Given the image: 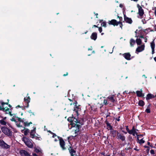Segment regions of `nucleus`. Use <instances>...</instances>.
<instances>
[{"label":"nucleus","instance_id":"39448f33","mask_svg":"<svg viewBox=\"0 0 156 156\" xmlns=\"http://www.w3.org/2000/svg\"><path fill=\"white\" fill-rule=\"evenodd\" d=\"M0 146L3 148L8 149L10 148L9 145L5 143L3 140H0Z\"/></svg>","mask_w":156,"mask_h":156},{"label":"nucleus","instance_id":"bf43d9fd","mask_svg":"<svg viewBox=\"0 0 156 156\" xmlns=\"http://www.w3.org/2000/svg\"><path fill=\"white\" fill-rule=\"evenodd\" d=\"M154 59L155 61L156 62V57L154 58Z\"/></svg>","mask_w":156,"mask_h":156},{"label":"nucleus","instance_id":"603ef678","mask_svg":"<svg viewBox=\"0 0 156 156\" xmlns=\"http://www.w3.org/2000/svg\"><path fill=\"white\" fill-rule=\"evenodd\" d=\"M143 76L145 78H147V77L144 75H143Z\"/></svg>","mask_w":156,"mask_h":156},{"label":"nucleus","instance_id":"09e8293b","mask_svg":"<svg viewBox=\"0 0 156 156\" xmlns=\"http://www.w3.org/2000/svg\"><path fill=\"white\" fill-rule=\"evenodd\" d=\"M54 141L55 142H57L58 141V140L57 139L55 138L54 140Z\"/></svg>","mask_w":156,"mask_h":156},{"label":"nucleus","instance_id":"ea45409f","mask_svg":"<svg viewBox=\"0 0 156 156\" xmlns=\"http://www.w3.org/2000/svg\"><path fill=\"white\" fill-rule=\"evenodd\" d=\"M126 129L127 131L128 132V131L129 132V130L128 128V126H126Z\"/></svg>","mask_w":156,"mask_h":156},{"label":"nucleus","instance_id":"774afa93","mask_svg":"<svg viewBox=\"0 0 156 156\" xmlns=\"http://www.w3.org/2000/svg\"><path fill=\"white\" fill-rule=\"evenodd\" d=\"M104 34V33H101V35H103V34Z\"/></svg>","mask_w":156,"mask_h":156},{"label":"nucleus","instance_id":"de8ad7c7","mask_svg":"<svg viewBox=\"0 0 156 156\" xmlns=\"http://www.w3.org/2000/svg\"><path fill=\"white\" fill-rule=\"evenodd\" d=\"M119 6L120 7L122 8L123 7V5L122 4H120Z\"/></svg>","mask_w":156,"mask_h":156},{"label":"nucleus","instance_id":"58836bf2","mask_svg":"<svg viewBox=\"0 0 156 156\" xmlns=\"http://www.w3.org/2000/svg\"><path fill=\"white\" fill-rule=\"evenodd\" d=\"M98 30L100 33H101L102 31V28L101 27H99L98 28Z\"/></svg>","mask_w":156,"mask_h":156},{"label":"nucleus","instance_id":"a18cd8bd","mask_svg":"<svg viewBox=\"0 0 156 156\" xmlns=\"http://www.w3.org/2000/svg\"><path fill=\"white\" fill-rule=\"evenodd\" d=\"M33 156H38L37 155V154L35 153H33Z\"/></svg>","mask_w":156,"mask_h":156},{"label":"nucleus","instance_id":"3c124183","mask_svg":"<svg viewBox=\"0 0 156 156\" xmlns=\"http://www.w3.org/2000/svg\"><path fill=\"white\" fill-rule=\"evenodd\" d=\"M140 38H144V37H143V36H140Z\"/></svg>","mask_w":156,"mask_h":156},{"label":"nucleus","instance_id":"b1692460","mask_svg":"<svg viewBox=\"0 0 156 156\" xmlns=\"http://www.w3.org/2000/svg\"><path fill=\"white\" fill-rule=\"evenodd\" d=\"M0 123L2 125L5 126L6 124V122L4 119H1L0 120Z\"/></svg>","mask_w":156,"mask_h":156},{"label":"nucleus","instance_id":"4c0bfd02","mask_svg":"<svg viewBox=\"0 0 156 156\" xmlns=\"http://www.w3.org/2000/svg\"><path fill=\"white\" fill-rule=\"evenodd\" d=\"M103 103L105 105H107L108 104L107 100L106 99H104L103 101Z\"/></svg>","mask_w":156,"mask_h":156},{"label":"nucleus","instance_id":"20e7f679","mask_svg":"<svg viewBox=\"0 0 156 156\" xmlns=\"http://www.w3.org/2000/svg\"><path fill=\"white\" fill-rule=\"evenodd\" d=\"M137 7L138 9V13L140 18H142V17L144 14V11L142 7L138 4L137 5Z\"/></svg>","mask_w":156,"mask_h":156},{"label":"nucleus","instance_id":"79ce46f5","mask_svg":"<svg viewBox=\"0 0 156 156\" xmlns=\"http://www.w3.org/2000/svg\"><path fill=\"white\" fill-rule=\"evenodd\" d=\"M142 22L143 23V24H145L146 23V21L144 20H142Z\"/></svg>","mask_w":156,"mask_h":156},{"label":"nucleus","instance_id":"f8f14e48","mask_svg":"<svg viewBox=\"0 0 156 156\" xmlns=\"http://www.w3.org/2000/svg\"><path fill=\"white\" fill-rule=\"evenodd\" d=\"M151 49H152V54H153L154 53V48H155V43H154V40H153V41L151 43Z\"/></svg>","mask_w":156,"mask_h":156},{"label":"nucleus","instance_id":"1a4fd4ad","mask_svg":"<svg viewBox=\"0 0 156 156\" xmlns=\"http://www.w3.org/2000/svg\"><path fill=\"white\" fill-rule=\"evenodd\" d=\"M117 136L118 139H120L122 141H125V137L124 135L122 134H119V133H118Z\"/></svg>","mask_w":156,"mask_h":156},{"label":"nucleus","instance_id":"412c9836","mask_svg":"<svg viewBox=\"0 0 156 156\" xmlns=\"http://www.w3.org/2000/svg\"><path fill=\"white\" fill-rule=\"evenodd\" d=\"M107 99H108L111 102H114L115 101L113 96H109L108 98Z\"/></svg>","mask_w":156,"mask_h":156},{"label":"nucleus","instance_id":"c9c22d12","mask_svg":"<svg viewBox=\"0 0 156 156\" xmlns=\"http://www.w3.org/2000/svg\"><path fill=\"white\" fill-rule=\"evenodd\" d=\"M23 119H22L21 118H18V120L20 122H23Z\"/></svg>","mask_w":156,"mask_h":156},{"label":"nucleus","instance_id":"f3484780","mask_svg":"<svg viewBox=\"0 0 156 156\" xmlns=\"http://www.w3.org/2000/svg\"><path fill=\"white\" fill-rule=\"evenodd\" d=\"M25 144L29 147L31 148L33 147L32 144L30 140L26 143Z\"/></svg>","mask_w":156,"mask_h":156},{"label":"nucleus","instance_id":"4be33fe9","mask_svg":"<svg viewBox=\"0 0 156 156\" xmlns=\"http://www.w3.org/2000/svg\"><path fill=\"white\" fill-rule=\"evenodd\" d=\"M111 133L112 135V136L114 137L115 136L116 134H117L118 132L116 131V130H112L111 131Z\"/></svg>","mask_w":156,"mask_h":156},{"label":"nucleus","instance_id":"6e6552de","mask_svg":"<svg viewBox=\"0 0 156 156\" xmlns=\"http://www.w3.org/2000/svg\"><path fill=\"white\" fill-rule=\"evenodd\" d=\"M68 150L71 156H74L76 153V151L74 150L73 147L71 146L69 148Z\"/></svg>","mask_w":156,"mask_h":156},{"label":"nucleus","instance_id":"423d86ee","mask_svg":"<svg viewBox=\"0 0 156 156\" xmlns=\"http://www.w3.org/2000/svg\"><path fill=\"white\" fill-rule=\"evenodd\" d=\"M20 153L21 156H30V155L25 150H21L20 151Z\"/></svg>","mask_w":156,"mask_h":156},{"label":"nucleus","instance_id":"5fc2aeb1","mask_svg":"<svg viewBox=\"0 0 156 156\" xmlns=\"http://www.w3.org/2000/svg\"><path fill=\"white\" fill-rule=\"evenodd\" d=\"M147 144L149 145V146H150V143L149 142H148L147 143Z\"/></svg>","mask_w":156,"mask_h":156},{"label":"nucleus","instance_id":"0e129e2a","mask_svg":"<svg viewBox=\"0 0 156 156\" xmlns=\"http://www.w3.org/2000/svg\"><path fill=\"white\" fill-rule=\"evenodd\" d=\"M9 106L10 108H11V106L10 105H9Z\"/></svg>","mask_w":156,"mask_h":156},{"label":"nucleus","instance_id":"4468645a","mask_svg":"<svg viewBox=\"0 0 156 156\" xmlns=\"http://www.w3.org/2000/svg\"><path fill=\"white\" fill-rule=\"evenodd\" d=\"M97 34L95 32L93 33H92L90 38L92 39L95 41L97 38Z\"/></svg>","mask_w":156,"mask_h":156},{"label":"nucleus","instance_id":"6e6d98bb","mask_svg":"<svg viewBox=\"0 0 156 156\" xmlns=\"http://www.w3.org/2000/svg\"><path fill=\"white\" fill-rule=\"evenodd\" d=\"M68 73H67L66 74H64L63 76H67L68 75Z\"/></svg>","mask_w":156,"mask_h":156},{"label":"nucleus","instance_id":"5701e85b","mask_svg":"<svg viewBox=\"0 0 156 156\" xmlns=\"http://www.w3.org/2000/svg\"><path fill=\"white\" fill-rule=\"evenodd\" d=\"M130 43L131 47H133L134 45L135 44V41L133 39H131L130 40Z\"/></svg>","mask_w":156,"mask_h":156},{"label":"nucleus","instance_id":"a211bd4d","mask_svg":"<svg viewBox=\"0 0 156 156\" xmlns=\"http://www.w3.org/2000/svg\"><path fill=\"white\" fill-rule=\"evenodd\" d=\"M154 96L153 95L151 94H148L147 95V97H146V99L147 100H149L152 98H154Z\"/></svg>","mask_w":156,"mask_h":156},{"label":"nucleus","instance_id":"2f4dec72","mask_svg":"<svg viewBox=\"0 0 156 156\" xmlns=\"http://www.w3.org/2000/svg\"><path fill=\"white\" fill-rule=\"evenodd\" d=\"M101 25L102 27H106V22H103L101 24Z\"/></svg>","mask_w":156,"mask_h":156},{"label":"nucleus","instance_id":"7c9ffc66","mask_svg":"<svg viewBox=\"0 0 156 156\" xmlns=\"http://www.w3.org/2000/svg\"><path fill=\"white\" fill-rule=\"evenodd\" d=\"M106 124L107 125V126L108 127V128H109V129L112 130V127L110 125V123H109L108 122H107L106 123Z\"/></svg>","mask_w":156,"mask_h":156},{"label":"nucleus","instance_id":"f03ea898","mask_svg":"<svg viewBox=\"0 0 156 156\" xmlns=\"http://www.w3.org/2000/svg\"><path fill=\"white\" fill-rule=\"evenodd\" d=\"M0 103H1V105H2V110H5V112L7 113H9L11 112V108H8L5 107L4 108V105H8V102L7 103H5L2 101H0Z\"/></svg>","mask_w":156,"mask_h":156},{"label":"nucleus","instance_id":"2eb2a0df","mask_svg":"<svg viewBox=\"0 0 156 156\" xmlns=\"http://www.w3.org/2000/svg\"><path fill=\"white\" fill-rule=\"evenodd\" d=\"M124 58L127 60H129L130 59L131 55L129 53H126L123 54Z\"/></svg>","mask_w":156,"mask_h":156},{"label":"nucleus","instance_id":"680f3d73","mask_svg":"<svg viewBox=\"0 0 156 156\" xmlns=\"http://www.w3.org/2000/svg\"><path fill=\"white\" fill-rule=\"evenodd\" d=\"M29 113H32V112H31V110H30L29 111Z\"/></svg>","mask_w":156,"mask_h":156},{"label":"nucleus","instance_id":"4d7b16f0","mask_svg":"<svg viewBox=\"0 0 156 156\" xmlns=\"http://www.w3.org/2000/svg\"><path fill=\"white\" fill-rule=\"evenodd\" d=\"M121 23V25H120V26L122 28V23H121L120 22V23Z\"/></svg>","mask_w":156,"mask_h":156},{"label":"nucleus","instance_id":"864d4df0","mask_svg":"<svg viewBox=\"0 0 156 156\" xmlns=\"http://www.w3.org/2000/svg\"><path fill=\"white\" fill-rule=\"evenodd\" d=\"M6 118V117H4L2 119H4V120H5Z\"/></svg>","mask_w":156,"mask_h":156},{"label":"nucleus","instance_id":"f704fd0d","mask_svg":"<svg viewBox=\"0 0 156 156\" xmlns=\"http://www.w3.org/2000/svg\"><path fill=\"white\" fill-rule=\"evenodd\" d=\"M144 141L143 140V139H142L139 140V143L140 144H142L144 143Z\"/></svg>","mask_w":156,"mask_h":156},{"label":"nucleus","instance_id":"13d9d810","mask_svg":"<svg viewBox=\"0 0 156 156\" xmlns=\"http://www.w3.org/2000/svg\"><path fill=\"white\" fill-rule=\"evenodd\" d=\"M93 26H94V27H98L97 26H96V25H94Z\"/></svg>","mask_w":156,"mask_h":156},{"label":"nucleus","instance_id":"37998d69","mask_svg":"<svg viewBox=\"0 0 156 156\" xmlns=\"http://www.w3.org/2000/svg\"><path fill=\"white\" fill-rule=\"evenodd\" d=\"M120 116H119L118 117V118L116 119V120H117L118 121H119L120 120Z\"/></svg>","mask_w":156,"mask_h":156},{"label":"nucleus","instance_id":"8fccbe9b","mask_svg":"<svg viewBox=\"0 0 156 156\" xmlns=\"http://www.w3.org/2000/svg\"><path fill=\"white\" fill-rule=\"evenodd\" d=\"M17 126L18 127H20V124H16Z\"/></svg>","mask_w":156,"mask_h":156},{"label":"nucleus","instance_id":"f257e3e1","mask_svg":"<svg viewBox=\"0 0 156 156\" xmlns=\"http://www.w3.org/2000/svg\"><path fill=\"white\" fill-rule=\"evenodd\" d=\"M51 134L53 135L52 136L53 138H54L56 136L57 137V138L59 140V144L60 147L63 150H65L66 148L65 147V142L62 138V137L57 136L55 133L52 132H51Z\"/></svg>","mask_w":156,"mask_h":156},{"label":"nucleus","instance_id":"473e14b6","mask_svg":"<svg viewBox=\"0 0 156 156\" xmlns=\"http://www.w3.org/2000/svg\"><path fill=\"white\" fill-rule=\"evenodd\" d=\"M150 106V105H149L147 107V108L146 109L145 112L147 113H150V109L148 108V107Z\"/></svg>","mask_w":156,"mask_h":156},{"label":"nucleus","instance_id":"c85d7f7f","mask_svg":"<svg viewBox=\"0 0 156 156\" xmlns=\"http://www.w3.org/2000/svg\"><path fill=\"white\" fill-rule=\"evenodd\" d=\"M30 98L29 97H27L26 98H24V101L25 102H26L28 103L29 102H30Z\"/></svg>","mask_w":156,"mask_h":156},{"label":"nucleus","instance_id":"c756f323","mask_svg":"<svg viewBox=\"0 0 156 156\" xmlns=\"http://www.w3.org/2000/svg\"><path fill=\"white\" fill-rule=\"evenodd\" d=\"M129 134H132L133 135V136H135V133H136V131H133V130H129V132L128 131V132Z\"/></svg>","mask_w":156,"mask_h":156},{"label":"nucleus","instance_id":"e433bc0d","mask_svg":"<svg viewBox=\"0 0 156 156\" xmlns=\"http://www.w3.org/2000/svg\"><path fill=\"white\" fill-rule=\"evenodd\" d=\"M150 153L152 154H155L154 151L153 149L151 150L150 151Z\"/></svg>","mask_w":156,"mask_h":156},{"label":"nucleus","instance_id":"e2e57ef3","mask_svg":"<svg viewBox=\"0 0 156 156\" xmlns=\"http://www.w3.org/2000/svg\"><path fill=\"white\" fill-rule=\"evenodd\" d=\"M144 147L145 148H149V147H148V146H144Z\"/></svg>","mask_w":156,"mask_h":156},{"label":"nucleus","instance_id":"49530a36","mask_svg":"<svg viewBox=\"0 0 156 156\" xmlns=\"http://www.w3.org/2000/svg\"><path fill=\"white\" fill-rule=\"evenodd\" d=\"M131 130H133V131H136L135 129L134 126L132 128V129H131Z\"/></svg>","mask_w":156,"mask_h":156},{"label":"nucleus","instance_id":"7ed1b4c3","mask_svg":"<svg viewBox=\"0 0 156 156\" xmlns=\"http://www.w3.org/2000/svg\"><path fill=\"white\" fill-rule=\"evenodd\" d=\"M2 132L5 135L8 136H11L12 135V132L10 130L5 127H3L1 128Z\"/></svg>","mask_w":156,"mask_h":156},{"label":"nucleus","instance_id":"72a5a7b5","mask_svg":"<svg viewBox=\"0 0 156 156\" xmlns=\"http://www.w3.org/2000/svg\"><path fill=\"white\" fill-rule=\"evenodd\" d=\"M35 151L37 152L38 153L41 151L40 149L39 148H34Z\"/></svg>","mask_w":156,"mask_h":156},{"label":"nucleus","instance_id":"69168bd1","mask_svg":"<svg viewBox=\"0 0 156 156\" xmlns=\"http://www.w3.org/2000/svg\"><path fill=\"white\" fill-rule=\"evenodd\" d=\"M137 30L135 32V33H136V34H137Z\"/></svg>","mask_w":156,"mask_h":156},{"label":"nucleus","instance_id":"a19ab883","mask_svg":"<svg viewBox=\"0 0 156 156\" xmlns=\"http://www.w3.org/2000/svg\"><path fill=\"white\" fill-rule=\"evenodd\" d=\"M144 42H147V37H144Z\"/></svg>","mask_w":156,"mask_h":156},{"label":"nucleus","instance_id":"9b49d317","mask_svg":"<svg viewBox=\"0 0 156 156\" xmlns=\"http://www.w3.org/2000/svg\"><path fill=\"white\" fill-rule=\"evenodd\" d=\"M144 47L145 46L144 45H141L136 49V51L138 52H141L144 50Z\"/></svg>","mask_w":156,"mask_h":156},{"label":"nucleus","instance_id":"0eeeda50","mask_svg":"<svg viewBox=\"0 0 156 156\" xmlns=\"http://www.w3.org/2000/svg\"><path fill=\"white\" fill-rule=\"evenodd\" d=\"M108 23L109 24L113 25L114 26H117L118 25L119 23H120V22H118L116 20H112L111 21H109Z\"/></svg>","mask_w":156,"mask_h":156},{"label":"nucleus","instance_id":"c03bdc74","mask_svg":"<svg viewBox=\"0 0 156 156\" xmlns=\"http://www.w3.org/2000/svg\"><path fill=\"white\" fill-rule=\"evenodd\" d=\"M11 120L12 121H15V120L14 118H12L11 119Z\"/></svg>","mask_w":156,"mask_h":156},{"label":"nucleus","instance_id":"9d476101","mask_svg":"<svg viewBox=\"0 0 156 156\" xmlns=\"http://www.w3.org/2000/svg\"><path fill=\"white\" fill-rule=\"evenodd\" d=\"M124 19L126 22L129 24H131L132 23V20L131 18L128 17L125 15H124Z\"/></svg>","mask_w":156,"mask_h":156},{"label":"nucleus","instance_id":"ddd939ff","mask_svg":"<svg viewBox=\"0 0 156 156\" xmlns=\"http://www.w3.org/2000/svg\"><path fill=\"white\" fill-rule=\"evenodd\" d=\"M76 129H75L74 133L75 134L74 137H76L79 131L80 128V126L79 125H76Z\"/></svg>","mask_w":156,"mask_h":156},{"label":"nucleus","instance_id":"cd10ccee","mask_svg":"<svg viewBox=\"0 0 156 156\" xmlns=\"http://www.w3.org/2000/svg\"><path fill=\"white\" fill-rule=\"evenodd\" d=\"M29 140V139L26 137H23L22 138V140L25 143H26Z\"/></svg>","mask_w":156,"mask_h":156},{"label":"nucleus","instance_id":"338daca9","mask_svg":"<svg viewBox=\"0 0 156 156\" xmlns=\"http://www.w3.org/2000/svg\"><path fill=\"white\" fill-rule=\"evenodd\" d=\"M149 150V148H147V150L148 151Z\"/></svg>","mask_w":156,"mask_h":156},{"label":"nucleus","instance_id":"a878e982","mask_svg":"<svg viewBox=\"0 0 156 156\" xmlns=\"http://www.w3.org/2000/svg\"><path fill=\"white\" fill-rule=\"evenodd\" d=\"M144 102L142 100H140L138 102V105L141 106H143L144 105Z\"/></svg>","mask_w":156,"mask_h":156},{"label":"nucleus","instance_id":"052dcab7","mask_svg":"<svg viewBox=\"0 0 156 156\" xmlns=\"http://www.w3.org/2000/svg\"><path fill=\"white\" fill-rule=\"evenodd\" d=\"M131 1H132V0H131ZM138 0H133V1H135V2H137Z\"/></svg>","mask_w":156,"mask_h":156},{"label":"nucleus","instance_id":"6ab92c4d","mask_svg":"<svg viewBox=\"0 0 156 156\" xmlns=\"http://www.w3.org/2000/svg\"><path fill=\"white\" fill-rule=\"evenodd\" d=\"M36 128L34 127V129L31 130L30 132V135L33 138L35 135V132Z\"/></svg>","mask_w":156,"mask_h":156},{"label":"nucleus","instance_id":"aec40b11","mask_svg":"<svg viewBox=\"0 0 156 156\" xmlns=\"http://www.w3.org/2000/svg\"><path fill=\"white\" fill-rule=\"evenodd\" d=\"M22 132L25 135H26L29 133L30 130L27 129H26L24 130H22Z\"/></svg>","mask_w":156,"mask_h":156},{"label":"nucleus","instance_id":"bb28decb","mask_svg":"<svg viewBox=\"0 0 156 156\" xmlns=\"http://www.w3.org/2000/svg\"><path fill=\"white\" fill-rule=\"evenodd\" d=\"M136 42L137 45H140L142 42V41L140 39L137 38L136 40Z\"/></svg>","mask_w":156,"mask_h":156},{"label":"nucleus","instance_id":"393cba45","mask_svg":"<svg viewBox=\"0 0 156 156\" xmlns=\"http://www.w3.org/2000/svg\"><path fill=\"white\" fill-rule=\"evenodd\" d=\"M32 123L31 122H24L23 123V125L25 126H28L30 124H32Z\"/></svg>","mask_w":156,"mask_h":156},{"label":"nucleus","instance_id":"dca6fc26","mask_svg":"<svg viewBox=\"0 0 156 156\" xmlns=\"http://www.w3.org/2000/svg\"><path fill=\"white\" fill-rule=\"evenodd\" d=\"M136 94L137 96L139 97H143L144 96V94L142 93V91L141 90L140 91H137Z\"/></svg>","mask_w":156,"mask_h":156}]
</instances>
